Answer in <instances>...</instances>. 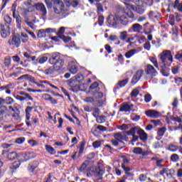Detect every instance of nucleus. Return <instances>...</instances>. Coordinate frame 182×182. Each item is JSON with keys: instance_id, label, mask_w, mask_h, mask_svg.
I'll return each instance as SVG.
<instances>
[{"instance_id": "f257e3e1", "label": "nucleus", "mask_w": 182, "mask_h": 182, "mask_svg": "<svg viewBox=\"0 0 182 182\" xmlns=\"http://www.w3.org/2000/svg\"><path fill=\"white\" fill-rule=\"evenodd\" d=\"M107 22L111 26H116L118 23L126 26L129 23V19L126 17V13L121 11L115 14V15L110 14L108 16Z\"/></svg>"}, {"instance_id": "f03ea898", "label": "nucleus", "mask_w": 182, "mask_h": 182, "mask_svg": "<svg viewBox=\"0 0 182 182\" xmlns=\"http://www.w3.org/2000/svg\"><path fill=\"white\" fill-rule=\"evenodd\" d=\"M159 63L163 65L164 68H168L171 66L173 63V54H171V50H164L162 53L159 55Z\"/></svg>"}, {"instance_id": "7ed1b4c3", "label": "nucleus", "mask_w": 182, "mask_h": 182, "mask_svg": "<svg viewBox=\"0 0 182 182\" xmlns=\"http://www.w3.org/2000/svg\"><path fill=\"white\" fill-rule=\"evenodd\" d=\"M50 65H53L56 70H63V66L65 65V60L60 56L59 53H54L51 55L48 60Z\"/></svg>"}, {"instance_id": "20e7f679", "label": "nucleus", "mask_w": 182, "mask_h": 182, "mask_svg": "<svg viewBox=\"0 0 182 182\" xmlns=\"http://www.w3.org/2000/svg\"><path fill=\"white\" fill-rule=\"evenodd\" d=\"M143 1L144 0H136L134 1V4H136V6L134 5H130L127 3H125V5L127 6V8L129 9H132V11H134V12H136V14H139V15H143L144 14V3H143Z\"/></svg>"}, {"instance_id": "39448f33", "label": "nucleus", "mask_w": 182, "mask_h": 182, "mask_svg": "<svg viewBox=\"0 0 182 182\" xmlns=\"http://www.w3.org/2000/svg\"><path fill=\"white\" fill-rule=\"evenodd\" d=\"M53 10L57 15H63L64 17L69 15L68 14V7H65L63 1L60 0H57L56 6L53 8Z\"/></svg>"}, {"instance_id": "423d86ee", "label": "nucleus", "mask_w": 182, "mask_h": 182, "mask_svg": "<svg viewBox=\"0 0 182 182\" xmlns=\"http://www.w3.org/2000/svg\"><path fill=\"white\" fill-rule=\"evenodd\" d=\"M146 25H149V23H146L143 26L140 25L138 23H136L131 26L129 31L134 32V33H140L141 31H144L145 35H149V33H151V28H150L149 31H147V30H146V28L144 27Z\"/></svg>"}, {"instance_id": "0eeeda50", "label": "nucleus", "mask_w": 182, "mask_h": 182, "mask_svg": "<svg viewBox=\"0 0 182 182\" xmlns=\"http://www.w3.org/2000/svg\"><path fill=\"white\" fill-rule=\"evenodd\" d=\"M114 139H112L111 142L113 144V146H119L120 144L121 141H128L129 137L126 136V135L119 132L116 133L114 135Z\"/></svg>"}, {"instance_id": "6e6552de", "label": "nucleus", "mask_w": 182, "mask_h": 182, "mask_svg": "<svg viewBox=\"0 0 182 182\" xmlns=\"http://www.w3.org/2000/svg\"><path fill=\"white\" fill-rule=\"evenodd\" d=\"M90 172L92 173L95 177H97V180H102V176L105 174V168L103 166H98L97 168L90 167Z\"/></svg>"}, {"instance_id": "1a4fd4ad", "label": "nucleus", "mask_w": 182, "mask_h": 182, "mask_svg": "<svg viewBox=\"0 0 182 182\" xmlns=\"http://www.w3.org/2000/svg\"><path fill=\"white\" fill-rule=\"evenodd\" d=\"M131 132L133 134L137 133L139 136L140 140H142V141H146V140H147V134H146L144 130L137 127H132L131 129Z\"/></svg>"}, {"instance_id": "9d476101", "label": "nucleus", "mask_w": 182, "mask_h": 182, "mask_svg": "<svg viewBox=\"0 0 182 182\" xmlns=\"http://www.w3.org/2000/svg\"><path fill=\"white\" fill-rule=\"evenodd\" d=\"M145 73L148 75V77H156L157 76V70L154 68V66L151 64H147L145 68Z\"/></svg>"}, {"instance_id": "9b49d317", "label": "nucleus", "mask_w": 182, "mask_h": 182, "mask_svg": "<svg viewBox=\"0 0 182 182\" xmlns=\"http://www.w3.org/2000/svg\"><path fill=\"white\" fill-rule=\"evenodd\" d=\"M36 9L37 11H39L43 18H45L46 16L48 11H46V7L45 6L44 4L38 3L37 4H36Z\"/></svg>"}, {"instance_id": "f8f14e48", "label": "nucleus", "mask_w": 182, "mask_h": 182, "mask_svg": "<svg viewBox=\"0 0 182 182\" xmlns=\"http://www.w3.org/2000/svg\"><path fill=\"white\" fill-rule=\"evenodd\" d=\"M143 73H144V71L143 70H139L136 71V73L134 75L131 83L132 85H136L139 80L141 78V76H143Z\"/></svg>"}, {"instance_id": "ddd939ff", "label": "nucleus", "mask_w": 182, "mask_h": 182, "mask_svg": "<svg viewBox=\"0 0 182 182\" xmlns=\"http://www.w3.org/2000/svg\"><path fill=\"white\" fill-rule=\"evenodd\" d=\"M145 114H146L148 117H151V119H159V117L161 116V114L159 112L154 109H149L146 111Z\"/></svg>"}, {"instance_id": "4468645a", "label": "nucleus", "mask_w": 182, "mask_h": 182, "mask_svg": "<svg viewBox=\"0 0 182 182\" xmlns=\"http://www.w3.org/2000/svg\"><path fill=\"white\" fill-rule=\"evenodd\" d=\"M11 34V29L9 28V26L5 24L1 26V37L5 38L7 36H9Z\"/></svg>"}, {"instance_id": "2eb2a0df", "label": "nucleus", "mask_w": 182, "mask_h": 182, "mask_svg": "<svg viewBox=\"0 0 182 182\" xmlns=\"http://www.w3.org/2000/svg\"><path fill=\"white\" fill-rule=\"evenodd\" d=\"M9 45H14L16 48H19V46H21V38L16 36H13L12 38L9 40Z\"/></svg>"}, {"instance_id": "dca6fc26", "label": "nucleus", "mask_w": 182, "mask_h": 182, "mask_svg": "<svg viewBox=\"0 0 182 182\" xmlns=\"http://www.w3.org/2000/svg\"><path fill=\"white\" fill-rule=\"evenodd\" d=\"M55 72H58V73L62 74L63 73V70L62 69H60V70H56V68H55V65H53L46 69L44 71V73L45 75H53V73H55Z\"/></svg>"}, {"instance_id": "f3484780", "label": "nucleus", "mask_w": 182, "mask_h": 182, "mask_svg": "<svg viewBox=\"0 0 182 182\" xmlns=\"http://www.w3.org/2000/svg\"><path fill=\"white\" fill-rule=\"evenodd\" d=\"M80 82H75V80H70V90L72 92H74L75 93L77 92L78 90L80 89V86L79 85Z\"/></svg>"}, {"instance_id": "a211bd4d", "label": "nucleus", "mask_w": 182, "mask_h": 182, "mask_svg": "<svg viewBox=\"0 0 182 182\" xmlns=\"http://www.w3.org/2000/svg\"><path fill=\"white\" fill-rule=\"evenodd\" d=\"M67 6L76 8L80 4V0H63Z\"/></svg>"}, {"instance_id": "6ab92c4d", "label": "nucleus", "mask_w": 182, "mask_h": 182, "mask_svg": "<svg viewBox=\"0 0 182 182\" xmlns=\"http://www.w3.org/2000/svg\"><path fill=\"white\" fill-rule=\"evenodd\" d=\"M134 107V105L133 104L129 105L126 103H123L121 105L120 108H119V112H130L132 109Z\"/></svg>"}, {"instance_id": "aec40b11", "label": "nucleus", "mask_w": 182, "mask_h": 182, "mask_svg": "<svg viewBox=\"0 0 182 182\" xmlns=\"http://www.w3.org/2000/svg\"><path fill=\"white\" fill-rule=\"evenodd\" d=\"M69 70L73 75H75V73H77V70H79V68H77L76 63L75 62H70L68 65Z\"/></svg>"}, {"instance_id": "412c9836", "label": "nucleus", "mask_w": 182, "mask_h": 182, "mask_svg": "<svg viewBox=\"0 0 182 182\" xmlns=\"http://www.w3.org/2000/svg\"><path fill=\"white\" fill-rule=\"evenodd\" d=\"M90 93H95V92H99L100 90V87H99V83L97 82H95L92 83L89 87Z\"/></svg>"}, {"instance_id": "4be33fe9", "label": "nucleus", "mask_w": 182, "mask_h": 182, "mask_svg": "<svg viewBox=\"0 0 182 182\" xmlns=\"http://www.w3.org/2000/svg\"><path fill=\"white\" fill-rule=\"evenodd\" d=\"M43 99H44V100H48L52 105H58L56 99L53 98V97L50 96L49 94L43 95Z\"/></svg>"}, {"instance_id": "5701e85b", "label": "nucleus", "mask_w": 182, "mask_h": 182, "mask_svg": "<svg viewBox=\"0 0 182 182\" xmlns=\"http://www.w3.org/2000/svg\"><path fill=\"white\" fill-rule=\"evenodd\" d=\"M173 9L182 14V1L180 0H175Z\"/></svg>"}, {"instance_id": "b1692460", "label": "nucleus", "mask_w": 182, "mask_h": 182, "mask_svg": "<svg viewBox=\"0 0 182 182\" xmlns=\"http://www.w3.org/2000/svg\"><path fill=\"white\" fill-rule=\"evenodd\" d=\"M133 153L135 154H141V156H147V154H149L147 151H143V149L140 147L134 148Z\"/></svg>"}, {"instance_id": "393cba45", "label": "nucleus", "mask_w": 182, "mask_h": 182, "mask_svg": "<svg viewBox=\"0 0 182 182\" xmlns=\"http://www.w3.org/2000/svg\"><path fill=\"white\" fill-rule=\"evenodd\" d=\"M36 63H35V65H38V63H40L41 65H43V63H45V62H48V56L43 55H40L36 60Z\"/></svg>"}, {"instance_id": "a878e982", "label": "nucleus", "mask_w": 182, "mask_h": 182, "mask_svg": "<svg viewBox=\"0 0 182 182\" xmlns=\"http://www.w3.org/2000/svg\"><path fill=\"white\" fill-rule=\"evenodd\" d=\"M136 53H137V50L132 49V50L127 51V53H125V58H127V59H130V58L134 56V55H136Z\"/></svg>"}, {"instance_id": "bb28decb", "label": "nucleus", "mask_w": 182, "mask_h": 182, "mask_svg": "<svg viewBox=\"0 0 182 182\" xmlns=\"http://www.w3.org/2000/svg\"><path fill=\"white\" fill-rule=\"evenodd\" d=\"M26 80H28V82H31V83H34L35 85H38V86H41V84L38 83V81L35 79V77H32L31 75L26 74Z\"/></svg>"}, {"instance_id": "cd10ccee", "label": "nucleus", "mask_w": 182, "mask_h": 182, "mask_svg": "<svg viewBox=\"0 0 182 182\" xmlns=\"http://www.w3.org/2000/svg\"><path fill=\"white\" fill-rule=\"evenodd\" d=\"M127 83H129V77L126 78L125 80L119 81L117 84L119 87H117V89H120V87H124V86H126Z\"/></svg>"}, {"instance_id": "c85d7f7f", "label": "nucleus", "mask_w": 182, "mask_h": 182, "mask_svg": "<svg viewBox=\"0 0 182 182\" xmlns=\"http://www.w3.org/2000/svg\"><path fill=\"white\" fill-rule=\"evenodd\" d=\"M77 149L79 150L77 156L80 157V156L83 154V151L85 150V142L84 141L80 142V145H78Z\"/></svg>"}, {"instance_id": "c756f323", "label": "nucleus", "mask_w": 182, "mask_h": 182, "mask_svg": "<svg viewBox=\"0 0 182 182\" xmlns=\"http://www.w3.org/2000/svg\"><path fill=\"white\" fill-rule=\"evenodd\" d=\"M35 157H36V154L33 152L26 153L24 156L26 161H28V160H31V159H35Z\"/></svg>"}, {"instance_id": "7c9ffc66", "label": "nucleus", "mask_w": 182, "mask_h": 182, "mask_svg": "<svg viewBox=\"0 0 182 182\" xmlns=\"http://www.w3.org/2000/svg\"><path fill=\"white\" fill-rule=\"evenodd\" d=\"M97 14H103L105 9H103V4L102 3L96 4Z\"/></svg>"}, {"instance_id": "2f4dec72", "label": "nucleus", "mask_w": 182, "mask_h": 182, "mask_svg": "<svg viewBox=\"0 0 182 182\" xmlns=\"http://www.w3.org/2000/svg\"><path fill=\"white\" fill-rule=\"evenodd\" d=\"M38 164H39L38 163V161H34V162H31V164H29V165H28L29 171L33 172V170H35V168H36V167H38Z\"/></svg>"}, {"instance_id": "473e14b6", "label": "nucleus", "mask_w": 182, "mask_h": 182, "mask_svg": "<svg viewBox=\"0 0 182 182\" xmlns=\"http://www.w3.org/2000/svg\"><path fill=\"white\" fill-rule=\"evenodd\" d=\"M127 134L129 136H132V142L134 143V141H137V140H139V136L136 135V133H132V129H130L129 131L127 132Z\"/></svg>"}, {"instance_id": "72a5a7b5", "label": "nucleus", "mask_w": 182, "mask_h": 182, "mask_svg": "<svg viewBox=\"0 0 182 182\" xmlns=\"http://www.w3.org/2000/svg\"><path fill=\"white\" fill-rule=\"evenodd\" d=\"M91 95H92L94 99L97 100V99H102V97H103V92H95L91 93Z\"/></svg>"}, {"instance_id": "f704fd0d", "label": "nucleus", "mask_w": 182, "mask_h": 182, "mask_svg": "<svg viewBox=\"0 0 182 182\" xmlns=\"http://www.w3.org/2000/svg\"><path fill=\"white\" fill-rule=\"evenodd\" d=\"M46 151L50 153V154H56V151L55 150V148L52 147V146L50 145H46Z\"/></svg>"}, {"instance_id": "c9c22d12", "label": "nucleus", "mask_w": 182, "mask_h": 182, "mask_svg": "<svg viewBox=\"0 0 182 182\" xmlns=\"http://www.w3.org/2000/svg\"><path fill=\"white\" fill-rule=\"evenodd\" d=\"M127 36H129V34H127V31H126L119 33V39L121 41H126V39H127Z\"/></svg>"}, {"instance_id": "e433bc0d", "label": "nucleus", "mask_w": 182, "mask_h": 182, "mask_svg": "<svg viewBox=\"0 0 182 182\" xmlns=\"http://www.w3.org/2000/svg\"><path fill=\"white\" fill-rule=\"evenodd\" d=\"M104 102L102 100H94V103L92 104L93 106H95L96 107H102L103 106Z\"/></svg>"}, {"instance_id": "4c0bfd02", "label": "nucleus", "mask_w": 182, "mask_h": 182, "mask_svg": "<svg viewBox=\"0 0 182 182\" xmlns=\"http://www.w3.org/2000/svg\"><path fill=\"white\" fill-rule=\"evenodd\" d=\"M21 166L20 161H16L11 164L9 167L11 170H16V168H19V166Z\"/></svg>"}, {"instance_id": "58836bf2", "label": "nucleus", "mask_w": 182, "mask_h": 182, "mask_svg": "<svg viewBox=\"0 0 182 182\" xmlns=\"http://www.w3.org/2000/svg\"><path fill=\"white\" fill-rule=\"evenodd\" d=\"M19 95H21V96H23V97H26V99H28V100H33V98L32 97V96H31L29 94L23 92V91H20L18 92Z\"/></svg>"}, {"instance_id": "ea45409f", "label": "nucleus", "mask_w": 182, "mask_h": 182, "mask_svg": "<svg viewBox=\"0 0 182 182\" xmlns=\"http://www.w3.org/2000/svg\"><path fill=\"white\" fill-rule=\"evenodd\" d=\"M8 112V107L5 105L0 106V116H4Z\"/></svg>"}, {"instance_id": "a19ab883", "label": "nucleus", "mask_w": 182, "mask_h": 182, "mask_svg": "<svg viewBox=\"0 0 182 182\" xmlns=\"http://www.w3.org/2000/svg\"><path fill=\"white\" fill-rule=\"evenodd\" d=\"M14 103H15V100L11 97H7L4 99V105H14Z\"/></svg>"}, {"instance_id": "79ce46f5", "label": "nucleus", "mask_w": 182, "mask_h": 182, "mask_svg": "<svg viewBox=\"0 0 182 182\" xmlns=\"http://www.w3.org/2000/svg\"><path fill=\"white\" fill-rule=\"evenodd\" d=\"M16 157H18V154H16V152H11L7 155V159L9 160H15Z\"/></svg>"}, {"instance_id": "37998d69", "label": "nucleus", "mask_w": 182, "mask_h": 182, "mask_svg": "<svg viewBox=\"0 0 182 182\" xmlns=\"http://www.w3.org/2000/svg\"><path fill=\"white\" fill-rule=\"evenodd\" d=\"M149 60L153 63L154 66L159 69V62L157 61V58L155 57H149Z\"/></svg>"}, {"instance_id": "c03bdc74", "label": "nucleus", "mask_w": 182, "mask_h": 182, "mask_svg": "<svg viewBox=\"0 0 182 182\" xmlns=\"http://www.w3.org/2000/svg\"><path fill=\"white\" fill-rule=\"evenodd\" d=\"M96 120L97 122V123L102 124V123H105V122H106V116L105 115H101V116H97L96 118Z\"/></svg>"}, {"instance_id": "a18cd8bd", "label": "nucleus", "mask_w": 182, "mask_h": 182, "mask_svg": "<svg viewBox=\"0 0 182 182\" xmlns=\"http://www.w3.org/2000/svg\"><path fill=\"white\" fill-rule=\"evenodd\" d=\"M16 22L17 23L18 29H21L22 28V18L21 16H18L16 18Z\"/></svg>"}, {"instance_id": "49530a36", "label": "nucleus", "mask_w": 182, "mask_h": 182, "mask_svg": "<svg viewBox=\"0 0 182 182\" xmlns=\"http://www.w3.org/2000/svg\"><path fill=\"white\" fill-rule=\"evenodd\" d=\"M38 38H46V33L45 31V29H41L38 31L37 33Z\"/></svg>"}, {"instance_id": "de8ad7c7", "label": "nucleus", "mask_w": 182, "mask_h": 182, "mask_svg": "<svg viewBox=\"0 0 182 182\" xmlns=\"http://www.w3.org/2000/svg\"><path fill=\"white\" fill-rule=\"evenodd\" d=\"M167 131V128L166 127H161V128H159L158 129V135H159L161 137H162V136H164V133H166V132Z\"/></svg>"}, {"instance_id": "09e8293b", "label": "nucleus", "mask_w": 182, "mask_h": 182, "mask_svg": "<svg viewBox=\"0 0 182 182\" xmlns=\"http://www.w3.org/2000/svg\"><path fill=\"white\" fill-rule=\"evenodd\" d=\"M4 21L6 22L5 25H8V26H9L11 23H12V18H11V16H9V15H6L4 16Z\"/></svg>"}, {"instance_id": "8fccbe9b", "label": "nucleus", "mask_w": 182, "mask_h": 182, "mask_svg": "<svg viewBox=\"0 0 182 182\" xmlns=\"http://www.w3.org/2000/svg\"><path fill=\"white\" fill-rule=\"evenodd\" d=\"M121 167H122V168H123V170H124L126 174H127L128 176H132V173L129 172V171H130V170H132L130 168V167H127L124 164H122Z\"/></svg>"}, {"instance_id": "3c124183", "label": "nucleus", "mask_w": 182, "mask_h": 182, "mask_svg": "<svg viewBox=\"0 0 182 182\" xmlns=\"http://www.w3.org/2000/svg\"><path fill=\"white\" fill-rule=\"evenodd\" d=\"M92 111H94L92 112V116H94V117H95L96 119L97 118V117L100 114V109L99 108H92Z\"/></svg>"}, {"instance_id": "603ef678", "label": "nucleus", "mask_w": 182, "mask_h": 182, "mask_svg": "<svg viewBox=\"0 0 182 182\" xmlns=\"http://www.w3.org/2000/svg\"><path fill=\"white\" fill-rule=\"evenodd\" d=\"M179 146H176L174 144H170L168 150H169V151H177V150H178Z\"/></svg>"}, {"instance_id": "864d4df0", "label": "nucleus", "mask_w": 182, "mask_h": 182, "mask_svg": "<svg viewBox=\"0 0 182 182\" xmlns=\"http://www.w3.org/2000/svg\"><path fill=\"white\" fill-rule=\"evenodd\" d=\"M82 77H83V75L82 74H77L75 76V78H73L71 80H74L75 82H78V83H80V80H82Z\"/></svg>"}, {"instance_id": "5fc2aeb1", "label": "nucleus", "mask_w": 182, "mask_h": 182, "mask_svg": "<svg viewBox=\"0 0 182 182\" xmlns=\"http://www.w3.org/2000/svg\"><path fill=\"white\" fill-rule=\"evenodd\" d=\"M171 120H173V122H177L178 123H182L181 115H180L179 117H171Z\"/></svg>"}, {"instance_id": "6e6d98bb", "label": "nucleus", "mask_w": 182, "mask_h": 182, "mask_svg": "<svg viewBox=\"0 0 182 182\" xmlns=\"http://www.w3.org/2000/svg\"><path fill=\"white\" fill-rule=\"evenodd\" d=\"M89 161H85L81 166L80 171H84V170H86L87 166H89Z\"/></svg>"}, {"instance_id": "4d7b16f0", "label": "nucleus", "mask_w": 182, "mask_h": 182, "mask_svg": "<svg viewBox=\"0 0 182 182\" xmlns=\"http://www.w3.org/2000/svg\"><path fill=\"white\" fill-rule=\"evenodd\" d=\"M144 49L146 50H150L151 49V44L150 43V41H147L144 44Z\"/></svg>"}, {"instance_id": "13d9d810", "label": "nucleus", "mask_w": 182, "mask_h": 182, "mask_svg": "<svg viewBox=\"0 0 182 182\" xmlns=\"http://www.w3.org/2000/svg\"><path fill=\"white\" fill-rule=\"evenodd\" d=\"M60 38L63 39L65 43H68V42H70L72 41V37L69 36H61Z\"/></svg>"}, {"instance_id": "bf43d9fd", "label": "nucleus", "mask_w": 182, "mask_h": 182, "mask_svg": "<svg viewBox=\"0 0 182 182\" xmlns=\"http://www.w3.org/2000/svg\"><path fill=\"white\" fill-rule=\"evenodd\" d=\"M129 18L130 19H134L136 21V16H134V14L132 12V11H129L126 14V18Z\"/></svg>"}, {"instance_id": "052dcab7", "label": "nucleus", "mask_w": 182, "mask_h": 182, "mask_svg": "<svg viewBox=\"0 0 182 182\" xmlns=\"http://www.w3.org/2000/svg\"><path fill=\"white\" fill-rule=\"evenodd\" d=\"M84 102H86V103H94L95 102V98L94 97H87L84 99Z\"/></svg>"}, {"instance_id": "680f3d73", "label": "nucleus", "mask_w": 182, "mask_h": 182, "mask_svg": "<svg viewBox=\"0 0 182 182\" xmlns=\"http://www.w3.org/2000/svg\"><path fill=\"white\" fill-rule=\"evenodd\" d=\"M175 59H177L179 62H182V50L177 53L175 55Z\"/></svg>"}, {"instance_id": "e2e57ef3", "label": "nucleus", "mask_w": 182, "mask_h": 182, "mask_svg": "<svg viewBox=\"0 0 182 182\" xmlns=\"http://www.w3.org/2000/svg\"><path fill=\"white\" fill-rule=\"evenodd\" d=\"M4 65L5 66H9L11 65V57L8 56L4 58Z\"/></svg>"}, {"instance_id": "0e129e2a", "label": "nucleus", "mask_w": 182, "mask_h": 182, "mask_svg": "<svg viewBox=\"0 0 182 182\" xmlns=\"http://www.w3.org/2000/svg\"><path fill=\"white\" fill-rule=\"evenodd\" d=\"M139 91L137 89H134V90H132V92H131V96L132 97H137V96L139 95Z\"/></svg>"}, {"instance_id": "69168bd1", "label": "nucleus", "mask_w": 182, "mask_h": 182, "mask_svg": "<svg viewBox=\"0 0 182 182\" xmlns=\"http://www.w3.org/2000/svg\"><path fill=\"white\" fill-rule=\"evenodd\" d=\"M178 159L180 158L178 157V155L177 154H173L171 156V160L172 161H178Z\"/></svg>"}, {"instance_id": "338daca9", "label": "nucleus", "mask_w": 182, "mask_h": 182, "mask_svg": "<svg viewBox=\"0 0 182 182\" xmlns=\"http://www.w3.org/2000/svg\"><path fill=\"white\" fill-rule=\"evenodd\" d=\"M144 100H145L146 103H149V102H151V95H150V94L145 95Z\"/></svg>"}, {"instance_id": "774afa93", "label": "nucleus", "mask_w": 182, "mask_h": 182, "mask_svg": "<svg viewBox=\"0 0 182 182\" xmlns=\"http://www.w3.org/2000/svg\"><path fill=\"white\" fill-rule=\"evenodd\" d=\"M21 41L23 43L28 42V34L21 33Z\"/></svg>"}]
</instances>
